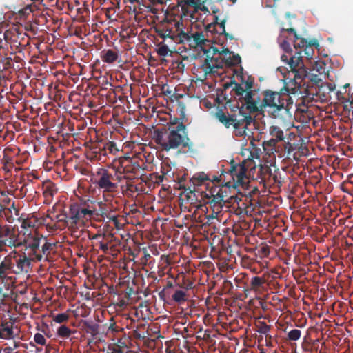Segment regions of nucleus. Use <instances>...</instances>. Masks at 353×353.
<instances>
[{
    "label": "nucleus",
    "mask_w": 353,
    "mask_h": 353,
    "mask_svg": "<svg viewBox=\"0 0 353 353\" xmlns=\"http://www.w3.org/2000/svg\"><path fill=\"white\" fill-rule=\"evenodd\" d=\"M302 50H299L295 52L294 55L290 57L289 66L291 71L294 73V80L302 79L303 72H299V70L301 69L303 66V57L301 55Z\"/></svg>",
    "instance_id": "nucleus-15"
},
{
    "label": "nucleus",
    "mask_w": 353,
    "mask_h": 353,
    "mask_svg": "<svg viewBox=\"0 0 353 353\" xmlns=\"http://www.w3.org/2000/svg\"><path fill=\"white\" fill-rule=\"evenodd\" d=\"M249 162L244 160L241 163H231L228 172H226L227 181L225 182V187L236 188L238 186H243L248 183V169Z\"/></svg>",
    "instance_id": "nucleus-8"
},
{
    "label": "nucleus",
    "mask_w": 353,
    "mask_h": 353,
    "mask_svg": "<svg viewBox=\"0 0 353 353\" xmlns=\"http://www.w3.org/2000/svg\"><path fill=\"white\" fill-rule=\"evenodd\" d=\"M47 218L50 219L51 221H54L58 224L57 228L61 227H66L68 226L72 228L70 225V222L69 221L68 215L65 213H60L58 214H54L52 213H50L48 214Z\"/></svg>",
    "instance_id": "nucleus-25"
},
{
    "label": "nucleus",
    "mask_w": 353,
    "mask_h": 353,
    "mask_svg": "<svg viewBox=\"0 0 353 353\" xmlns=\"http://www.w3.org/2000/svg\"><path fill=\"white\" fill-rule=\"evenodd\" d=\"M221 50H219L216 47H211L205 52V55L210 54V57L221 56Z\"/></svg>",
    "instance_id": "nucleus-50"
},
{
    "label": "nucleus",
    "mask_w": 353,
    "mask_h": 353,
    "mask_svg": "<svg viewBox=\"0 0 353 353\" xmlns=\"http://www.w3.org/2000/svg\"><path fill=\"white\" fill-rule=\"evenodd\" d=\"M106 353H123L122 349L117 345L110 344L108 346Z\"/></svg>",
    "instance_id": "nucleus-51"
},
{
    "label": "nucleus",
    "mask_w": 353,
    "mask_h": 353,
    "mask_svg": "<svg viewBox=\"0 0 353 353\" xmlns=\"http://www.w3.org/2000/svg\"><path fill=\"white\" fill-rule=\"evenodd\" d=\"M123 194L132 195L139 191L137 185L134 184V181L125 180V183L121 185Z\"/></svg>",
    "instance_id": "nucleus-29"
},
{
    "label": "nucleus",
    "mask_w": 353,
    "mask_h": 353,
    "mask_svg": "<svg viewBox=\"0 0 353 353\" xmlns=\"http://www.w3.org/2000/svg\"><path fill=\"white\" fill-rule=\"evenodd\" d=\"M26 33H24V28L21 24L13 23L4 32V37L6 41H12V42H18L21 44V40L24 39Z\"/></svg>",
    "instance_id": "nucleus-12"
},
{
    "label": "nucleus",
    "mask_w": 353,
    "mask_h": 353,
    "mask_svg": "<svg viewBox=\"0 0 353 353\" xmlns=\"http://www.w3.org/2000/svg\"><path fill=\"white\" fill-rule=\"evenodd\" d=\"M93 184L102 193L105 202H112L119 192L121 182L120 174L113 167L112 169L99 168L92 179Z\"/></svg>",
    "instance_id": "nucleus-3"
},
{
    "label": "nucleus",
    "mask_w": 353,
    "mask_h": 353,
    "mask_svg": "<svg viewBox=\"0 0 353 353\" xmlns=\"http://www.w3.org/2000/svg\"><path fill=\"white\" fill-rule=\"evenodd\" d=\"M319 43L316 39L310 40L309 41L308 46L303 48L302 52H303L305 55L306 56L307 59H310L312 58L313 54L314 53V50L313 49V46H318Z\"/></svg>",
    "instance_id": "nucleus-31"
},
{
    "label": "nucleus",
    "mask_w": 353,
    "mask_h": 353,
    "mask_svg": "<svg viewBox=\"0 0 353 353\" xmlns=\"http://www.w3.org/2000/svg\"><path fill=\"white\" fill-rule=\"evenodd\" d=\"M226 188L225 185L214 186L209 192V194L206 196L210 199L207 203L208 205L224 204L226 203L224 198L227 196Z\"/></svg>",
    "instance_id": "nucleus-13"
},
{
    "label": "nucleus",
    "mask_w": 353,
    "mask_h": 353,
    "mask_svg": "<svg viewBox=\"0 0 353 353\" xmlns=\"http://www.w3.org/2000/svg\"><path fill=\"white\" fill-rule=\"evenodd\" d=\"M14 259V265H15L14 270H12V273L19 274L22 272H28L30 268L31 258L28 257L25 254L18 256H12Z\"/></svg>",
    "instance_id": "nucleus-16"
},
{
    "label": "nucleus",
    "mask_w": 353,
    "mask_h": 353,
    "mask_svg": "<svg viewBox=\"0 0 353 353\" xmlns=\"http://www.w3.org/2000/svg\"><path fill=\"white\" fill-rule=\"evenodd\" d=\"M270 250L268 245H265L261 246L258 250V253L261 257H267L270 254Z\"/></svg>",
    "instance_id": "nucleus-47"
},
{
    "label": "nucleus",
    "mask_w": 353,
    "mask_h": 353,
    "mask_svg": "<svg viewBox=\"0 0 353 353\" xmlns=\"http://www.w3.org/2000/svg\"><path fill=\"white\" fill-rule=\"evenodd\" d=\"M254 79L248 76L246 79L240 76V82L231 80L223 84L225 90L232 88L233 97L237 100L238 104L232 105L231 101L226 103L231 112H238L239 114H248L262 112V101L258 93V90L254 88Z\"/></svg>",
    "instance_id": "nucleus-1"
},
{
    "label": "nucleus",
    "mask_w": 353,
    "mask_h": 353,
    "mask_svg": "<svg viewBox=\"0 0 353 353\" xmlns=\"http://www.w3.org/2000/svg\"><path fill=\"white\" fill-rule=\"evenodd\" d=\"M170 52L167 45L159 46L157 50V53L159 56L166 57Z\"/></svg>",
    "instance_id": "nucleus-49"
},
{
    "label": "nucleus",
    "mask_w": 353,
    "mask_h": 353,
    "mask_svg": "<svg viewBox=\"0 0 353 353\" xmlns=\"http://www.w3.org/2000/svg\"><path fill=\"white\" fill-rule=\"evenodd\" d=\"M183 23L175 19L167 20L155 28V32L164 41L170 39L172 43H180L190 39L183 30Z\"/></svg>",
    "instance_id": "nucleus-4"
},
{
    "label": "nucleus",
    "mask_w": 353,
    "mask_h": 353,
    "mask_svg": "<svg viewBox=\"0 0 353 353\" xmlns=\"http://www.w3.org/2000/svg\"><path fill=\"white\" fill-rule=\"evenodd\" d=\"M3 211H4V207L2 204L0 203V220H1L3 218Z\"/></svg>",
    "instance_id": "nucleus-64"
},
{
    "label": "nucleus",
    "mask_w": 353,
    "mask_h": 353,
    "mask_svg": "<svg viewBox=\"0 0 353 353\" xmlns=\"http://www.w3.org/2000/svg\"><path fill=\"white\" fill-rule=\"evenodd\" d=\"M102 148L103 149L105 155L107 158L112 157H119L122 152V146L117 145L116 143L110 141H102Z\"/></svg>",
    "instance_id": "nucleus-20"
},
{
    "label": "nucleus",
    "mask_w": 353,
    "mask_h": 353,
    "mask_svg": "<svg viewBox=\"0 0 353 353\" xmlns=\"http://www.w3.org/2000/svg\"><path fill=\"white\" fill-rule=\"evenodd\" d=\"M270 176L272 177L275 185H277L278 186H281L282 185L283 181L279 172H275L274 174L270 173Z\"/></svg>",
    "instance_id": "nucleus-52"
},
{
    "label": "nucleus",
    "mask_w": 353,
    "mask_h": 353,
    "mask_svg": "<svg viewBox=\"0 0 353 353\" xmlns=\"http://www.w3.org/2000/svg\"><path fill=\"white\" fill-rule=\"evenodd\" d=\"M210 179V176L203 172L195 173L190 179V182L194 186H200L205 181Z\"/></svg>",
    "instance_id": "nucleus-28"
},
{
    "label": "nucleus",
    "mask_w": 353,
    "mask_h": 353,
    "mask_svg": "<svg viewBox=\"0 0 353 353\" xmlns=\"http://www.w3.org/2000/svg\"><path fill=\"white\" fill-rule=\"evenodd\" d=\"M14 268V259L10 255L6 256L0 264V279H3L8 274L12 273Z\"/></svg>",
    "instance_id": "nucleus-21"
},
{
    "label": "nucleus",
    "mask_w": 353,
    "mask_h": 353,
    "mask_svg": "<svg viewBox=\"0 0 353 353\" xmlns=\"http://www.w3.org/2000/svg\"><path fill=\"white\" fill-rule=\"evenodd\" d=\"M34 223L30 219H23L21 223V228H34Z\"/></svg>",
    "instance_id": "nucleus-57"
},
{
    "label": "nucleus",
    "mask_w": 353,
    "mask_h": 353,
    "mask_svg": "<svg viewBox=\"0 0 353 353\" xmlns=\"http://www.w3.org/2000/svg\"><path fill=\"white\" fill-rule=\"evenodd\" d=\"M72 332V330L66 325H62L58 329L57 334V335L63 339H68L70 336Z\"/></svg>",
    "instance_id": "nucleus-34"
},
{
    "label": "nucleus",
    "mask_w": 353,
    "mask_h": 353,
    "mask_svg": "<svg viewBox=\"0 0 353 353\" xmlns=\"http://www.w3.org/2000/svg\"><path fill=\"white\" fill-rule=\"evenodd\" d=\"M309 41L304 38H302L299 36V39H296L294 41V47L296 50L300 49L301 50L302 48H304L308 46Z\"/></svg>",
    "instance_id": "nucleus-38"
},
{
    "label": "nucleus",
    "mask_w": 353,
    "mask_h": 353,
    "mask_svg": "<svg viewBox=\"0 0 353 353\" xmlns=\"http://www.w3.org/2000/svg\"><path fill=\"white\" fill-rule=\"evenodd\" d=\"M225 66L224 56L210 57V54H207L204 61L197 69V72L200 74L199 79L204 81L208 76H219L221 74L219 70Z\"/></svg>",
    "instance_id": "nucleus-9"
},
{
    "label": "nucleus",
    "mask_w": 353,
    "mask_h": 353,
    "mask_svg": "<svg viewBox=\"0 0 353 353\" xmlns=\"http://www.w3.org/2000/svg\"><path fill=\"white\" fill-rule=\"evenodd\" d=\"M225 19H223L218 23L217 30H216V32L219 34H224L226 38L228 37L230 39H233V37L225 32Z\"/></svg>",
    "instance_id": "nucleus-37"
},
{
    "label": "nucleus",
    "mask_w": 353,
    "mask_h": 353,
    "mask_svg": "<svg viewBox=\"0 0 353 353\" xmlns=\"http://www.w3.org/2000/svg\"><path fill=\"white\" fill-rule=\"evenodd\" d=\"M224 56L225 67L235 66L239 65L241 59L239 54H234V52L230 51L228 48H223L221 53Z\"/></svg>",
    "instance_id": "nucleus-23"
},
{
    "label": "nucleus",
    "mask_w": 353,
    "mask_h": 353,
    "mask_svg": "<svg viewBox=\"0 0 353 353\" xmlns=\"http://www.w3.org/2000/svg\"><path fill=\"white\" fill-rule=\"evenodd\" d=\"M280 46L285 52L292 54V49L289 42H288L286 40H283L282 42H281Z\"/></svg>",
    "instance_id": "nucleus-54"
},
{
    "label": "nucleus",
    "mask_w": 353,
    "mask_h": 353,
    "mask_svg": "<svg viewBox=\"0 0 353 353\" xmlns=\"http://www.w3.org/2000/svg\"><path fill=\"white\" fill-rule=\"evenodd\" d=\"M34 342L41 345H45L46 344V339L43 334L40 333H36L34 336Z\"/></svg>",
    "instance_id": "nucleus-44"
},
{
    "label": "nucleus",
    "mask_w": 353,
    "mask_h": 353,
    "mask_svg": "<svg viewBox=\"0 0 353 353\" xmlns=\"http://www.w3.org/2000/svg\"><path fill=\"white\" fill-rule=\"evenodd\" d=\"M288 32L293 33L294 39H299V35L297 34L295 29L293 28H283L281 29V32Z\"/></svg>",
    "instance_id": "nucleus-60"
},
{
    "label": "nucleus",
    "mask_w": 353,
    "mask_h": 353,
    "mask_svg": "<svg viewBox=\"0 0 353 353\" xmlns=\"http://www.w3.org/2000/svg\"><path fill=\"white\" fill-rule=\"evenodd\" d=\"M230 114L225 113L222 110H219L215 113L216 119L222 123L226 128L232 126L235 130L243 129V132H239L241 135L245 133V129L248 126L254 122L253 117L248 114H236V112Z\"/></svg>",
    "instance_id": "nucleus-6"
},
{
    "label": "nucleus",
    "mask_w": 353,
    "mask_h": 353,
    "mask_svg": "<svg viewBox=\"0 0 353 353\" xmlns=\"http://www.w3.org/2000/svg\"><path fill=\"white\" fill-rule=\"evenodd\" d=\"M94 201L90 199H81L73 203L69 209V221L72 228L77 227L80 223H84L92 218L95 212Z\"/></svg>",
    "instance_id": "nucleus-5"
},
{
    "label": "nucleus",
    "mask_w": 353,
    "mask_h": 353,
    "mask_svg": "<svg viewBox=\"0 0 353 353\" xmlns=\"http://www.w3.org/2000/svg\"><path fill=\"white\" fill-rule=\"evenodd\" d=\"M153 140L162 150L169 151L178 148L193 150L194 143L188 137L186 126L182 123L154 130Z\"/></svg>",
    "instance_id": "nucleus-2"
},
{
    "label": "nucleus",
    "mask_w": 353,
    "mask_h": 353,
    "mask_svg": "<svg viewBox=\"0 0 353 353\" xmlns=\"http://www.w3.org/2000/svg\"><path fill=\"white\" fill-rule=\"evenodd\" d=\"M192 37L196 45L197 46H201L204 44L205 41H206L202 32H196L193 34Z\"/></svg>",
    "instance_id": "nucleus-40"
},
{
    "label": "nucleus",
    "mask_w": 353,
    "mask_h": 353,
    "mask_svg": "<svg viewBox=\"0 0 353 353\" xmlns=\"http://www.w3.org/2000/svg\"><path fill=\"white\" fill-rule=\"evenodd\" d=\"M209 208L210 209V212L208 214H206V219L208 221L212 219H217L219 221H223V216L225 212L228 211L229 208L226 203L224 204H216V205H209Z\"/></svg>",
    "instance_id": "nucleus-18"
},
{
    "label": "nucleus",
    "mask_w": 353,
    "mask_h": 353,
    "mask_svg": "<svg viewBox=\"0 0 353 353\" xmlns=\"http://www.w3.org/2000/svg\"><path fill=\"white\" fill-rule=\"evenodd\" d=\"M179 106L180 108V112H181L179 119L181 120H183L185 118V111H184L185 108V105L181 102L179 103Z\"/></svg>",
    "instance_id": "nucleus-61"
},
{
    "label": "nucleus",
    "mask_w": 353,
    "mask_h": 353,
    "mask_svg": "<svg viewBox=\"0 0 353 353\" xmlns=\"http://www.w3.org/2000/svg\"><path fill=\"white\" fill-rule=\"evenodd\" d=\"M227 179V176L223 173H222L220 176L213 175L208 181H211L212 183H219L221 181H223L225 183Z\"/></svg>",
    "instance_id": "nucleus-53"
},
{
    "label": "nucleus",
    "mask_w": 353,
    "mask_h": 353,
    "mask_svg": "<svg viewBox=\"0 0 353 353\" xmlns=\"http://www.w3.org/2000/svg\"><path fill=\"white\" fill-rule=\"evenodd\" d=\"M172 299L174 301L178 303H181L188 300L187 294L183 290H176L172 294Z\"/></svg>",
    "instance_id": "nucleus-32"
},
{
    "label": "nucleus",
    "mask_w": 353,
    "mask_h": 353,
    "mask_svg": "<svg viewBox=\"0 0 353 353\" xmlns=\"http://www.w3.org/2000/svg\"><path fill=\"white\" fill-rule=\"evenodd\" d=\"M87 158L91 161H98L104 163L106 161L103 149L102 148V141L94 143L87 152Z\"/></svg>",
    "instance_id": "nucleus-17"
},
{
    "label": "nucleus",
    "mask_w": 353,
    "mask_h": 353,
    "mask_svg": "<svg viewBox=\"0 0 353 353\" xmlns=\"http://www.w3.org/2000/svg\"><path fill=\"white\" fill-rule=\"evenodd\" d=\"M263 95L262 112L268 108V111L274 116L278 115L282 110H286L285 104H288L289 101L290 103H292L291 97L284 96L281 90L279 92L266 90L263 92Z\"/></svg>",
    "instance_id": "nucleus-7"
},
{
    "label": "nucleus",
    "mask_w": 353,
    "mask_h": 353,
    "mask_svg": "<svg viewBox=\"0 0 353 353\" xmlns=\"http://www.w3.org/2000/svg\"><path fill=\"white\" fill-rule=\"evenodd\" d=\"M69 315L65 313L58 314L53 316V321L57 323H62L68 320Z\"/></svg>",
    "instance_id": "nucleus-41"
},
{
    "label": "nucleus",
    "mask_w": 353,
    "mask_h": 353,
    "mask_svg": "<svg viewBox=\"0 0 353 353\" xmlns=\"http://www.w3.org/2000/svg\"><path fill=\"white\" fill-rule=\"evenodd\" d=\"M217 30V26H216L215 23H209L205 26V31L207 32H210L212 34H217L216 32Z\"/></svg>",
    "instance_id": "nucleus-56"
},
{
    "label": "nucleus",
    "mask_w": 353,
    "mask_h": 353,
    "mask_svg": "<svg viewBox=\"0 0 353 353\" xmlns=\"http://www.w3.org/2000/svg\"><path fill=\"white\" fill-rule=\"evenodd\" d=\"M13 325L14 323L11 321H2L0 327V338L6 340L14 339Z\"/></svg>",
    "instance_id": "nucleus-22"
},
{
    "label": "nucleus",
    "mask_w": 353,
    "mask_h": 353,
    "mask_svg": "<svg viewBox=\"0 0 353 353\" xmlns=\"http://www.w3.org/2000/svg\"><path fill=\"white\" fill-rule=\"evenodd\" d=\"M102 61L107 63H113L119 58V53L112 49L103 50L101 52Z\"/></svg>",
    "instance_id": "nucleus-27"
},
{
    "label": "nucleus",
    "mask_w": 353,
    "mask_h": 353,
    "mask_svg": "<svg viewBox=\"0 0 353 353\" xmlns=\"http://www.w3.org/2000/svg\"><path fill=\"white\" fill-rule=\"evenodd\" d=\"M10 232V230L8 225L0 223V239L8 236Z\"/></svg>",
    "instance_id": "nucleus-45"
},
{
    "label": "nucleus",
    "mask_w": 353,
    "mask_h": 353,
    "mask_svg": "<svg viewBox=\"0 0 353 353\" xmlns=\"http://www.w3.org/2000/svg\"><path fill=\"white\" fill-rule=\"evenodd\" d=\"M265 283V280L259 276H254L250 281V289L254 291H257L263 288Z\"/></svg>",
    "instance_id": "nucleus-30"
},
{
    "label": "nucleus",
    "mask_w": 353,
    "mask_h": 353,
    "mask_svg": "<svg viewBox=\"0 0 353 353\" xmlns=\"http://www.w3.org/2000/svg\"><path fill=\"white\" fill-rule=\"evenodd\" d=\"M99 248L104 252L107 253L109 250L108 243L106 242H104L103 241H99Z\"/></svg>",
    "instance_id": "nucleus-58"
},
{
    "label": "nucleus",
    "mask_w": 353,
    "mask_h": 353,
    "mask_svg": "<svg viewBox=\"0 0 353 353\" xmlns=\"http://www.w3.org/2000/svg\"><path fill=\"white\" fill-rule=\"evenodd\" d=\"M152 256L150 254H149L147 251H144V254L141 258V263L143 265H146L147 264L150 265L151 263H154V260H150Z\"/></svg>",
    "instance_id": "nucleus-43"
},
{
    "label": "nucleus",
    "mask_w": 353,
    "mask_h": 353,
    "mask_svg": "<svg viewBox=\"0 0 353 353\" xmlns=\"http://www.w3.org/2000/svg\"><path fill=\"white\" fill-rule=\"evenodd\" d=\"M121 330H123V328L117 326L115 322L114 321L113 318H111L110 323L108 327V331H110L112 333L115 334L121 332Z\"/></svg>",
    "instance_id": "nucleus-46"
},
{
    "label": "nucleus",
    "mask_w": 353,
    "mask_h": 353,
    "mask_svg": "<svg viewBox=\"0 0 353 353\" xmlns=\"http://www.w3.org/2000/svg\"><path fill=\"white\" fill-rule=\"evenodd\" d=\"M269 132L272 138L264 142L263 145L271 147L272 150H274L276 151L275 148L277 143L284 140L283 131L280 127L272 125L270 128Z\"/></svg>",
    "instance_id": "nucleus-19"
},
{
    "label": "nucleus",
    "mask_w": 353,
    "mask_h": 353,
    "mask_svg": "<svg viewBox=\"0 0 353 353\" xmlns=\"http://www.w3.org/2000/svg\"><path fill=\"white\" fill-rule=\"evenodd\" d=\"M270 331V326L267 325L264 321H259L257 325V332L260 334L265 335V337H268V333Z\"/></svg>",
    "instance_id": "nucleus-35"
},
{
    "label": "nucleus",
    "mask_w": 353,
    "mask_h": 353,
    "mask_svg": "<svg viewBox=\"0 0 353 353\" xmlns=\"http://www.w3.org/2000/svg\"><path fill=\"white\" fill-rule=\"evenodd\" d=\"M57 192L56 185L50 181H46L43 185V195L45 201L50 203Z\"/></svg>",
    "instance_id": "nucleus-24"
},
{
    "label": "nucleus",
    "mask_w": 353,
    "mask_h": 353,
    "mask_svg": "<svg viewBox=\"0 0 353 353\" xmlns=\"http://www.w3.org/2000/svg\"><path fill=\"white\" fill-rule=\"evenodd\" d=\"M108 292L117 295L115 305L120 308H124L129 304V301L134 290L132 288L128 287L125 290L114 292V287L109 288Z\"/></svg>",
    "instance_id": "nucleus-14"
},
{
    "label": "nucleus",
    "mask_w": 353,
    "mask_h": 353,
    "mask_svg": "<svg viewBox=\"0 0 353 353\" xmlns=\"http://www.w3.org/2000/svg\"><path fill=\"white\" fill-rule=\"evenodd\" d=\"M101 237L103 238V239H105V242L108 243V244H109V243H110L111 241L114 240V236L112 233H109L107 234H96L91 239H99Z\"/></svg>",
    "instance_id": "nucleus-39"
},
{
    "label": "nucleus",
    "mask_w": 353,
    "mask_h": 353,
    "mask_svg": "<svg viewBox=\"0 0 353 353\" xmlns=\"http://www.w3.org/2000/svg\"><path fill=\"white\" fill-rule=\"evenodd\" d=\"M301 331L298 329H293L288 332V340L290 341H296L300 339Z\"/></svg>",
    "instance_id": "nucleus-36"
},
{
    "label": "nucleus",
    "mask_w": 353,
    "mask_h": 353,
    "mask_svg": "<svg viewBox=\"0 0 353 353\" xmlns=\"http://www.w3.org/2000/svg\"><path fill=\"white\" fill-rule=\"evenodd\" d=\"M284 96H288V97H290V94H296L298 92L301 93L300 88L296 87L295 85L293 88H290L287 83L284 85L283 88L281 89Z\"/></svg>",
    "instance_id": "nucleus-33"
},
{
    "label": "nucleus",
    "mask_w": 353,
    "mask_h": 353,
    "mask_svg": "<svg viewBox=\"0 0 353 353\" xmlns=\"http://www.w3.org/2000/svg\"><path fill=\"white\" fill-rule=\"evenodd\" d=\"M110 221L113 222V223L117 229L119 230L121 228V224L120 223V222L117 216H113L112 217H110Z\"/></svg>",
    "instance_id": "nucleus-59"
},
{
    "label": "nucleus",
    "mask_w": 353,
    "mask_h": 353,
    "mask_svg": "<svg viewBox=\"0 0 353 353\" xmlns=\"http://www.w3.org/2000/svg\"><path fill=\"white\" fill-rule=\"evenodd\" d=\"M281 59L283 62H285L288 65H289V59H290V57H288V55L286 54H283L281 57Z\"/></svg>",
    "instance_id": "nucleus-62"
},
{
    "label": "nucleus",
    "mask_w": 353,
    "mask_h": 353,
    "mask_svg": "<svg viewBox=\"0 0 353 353\" xmlns=\"http://www.w3.org/2000/svg\"><path fill=\"white\" fill-rule=\"evenodd\" d=\"M31 8H29V7H26L23 10H21L20 11V14H22V15H24L26 14V13L28 14L30 12H31Z\"/></svg>",
    "instance_id": "nucleus-63"
},
{
    "label": "nucleus",
    "mask_w": 353,
    "mask_h": 353,
    "mask_svg": "<svg viewBox=\"0 0 353 353\" xmlns=\"http://www.w3.org/2000/svg\"><path fill=\"white\" fill-rule=\"evenodd\" d=\"M118 174H120L121 181H134L141 177L144 170L141 168L137 161H133L125 159L121 161V165L114 166Z\"/></svg>",
    "instance_id": "nucleus-10"
},
{
    "label": "nucleus",
    "mask_w": 353,
    "mask_h": 353,
    "mask_svg": "<svg viewBox=\"0 0 353 353\" xmlns=\"http://www.w3.org/2000/svg\"><path fill=\"white\" fill-rule=\"evenodd\" d=\"M43 236H39L37 234L34 236L28 238L26 241V249L30 250V252L28 253L30 257L32 260H36L38 261H41L43 260V255L40 252L39 245L41 241H42Z\"/></svg>",
    "instance_id": "nucleus-11"
},
{
    "label": "nucleus",
    "mask_w": 353,
    "mask_h": 353,
    "mask_svg": "<svg viewBox=\"0 0 353 353\" xmlns=\"http://www.w3.org/2000/svg\"><path fill=\"white\" fill-rule=\"evenodd\" d=\"M296 149V147L290 142L287 141L284 143V150L287 152L288 155L290 156Z\"/></svg>",
    "instance_id": "nucleus-55"
},
{
    "label": "nucleus",
    "mask_w": 353,
    "mask_h": 353,
    "mask_svg": "<svg viewBox=\"0 0 353 353\" xmlns=\"http://www.w3.org/2000/svg\"><path fill=\"white\" fill-rule=\"evenodd\" d=\"M42 241H44V243L41 247L40 252L43 255V259L44 261L52 262L53 261V259L51 256L50 251L53 249L54 245L48 242L45 237H43Z\"/></svg>",
    "instance_id": "nucleus-26"
},
{
    "label": "nucleus",
    "mask_w": 353,
    "mask_h": 353,
    "mask_svg": "<svg viewBox=\"0 0 353 353\" xmlns=\"http://www.w3.org/2000/svg\"><path fill=\"white\" fill-rule=\"evenodd\" d=\"M179 4L182 7L183 6H192L194 8L198 7V3L196 0H179Z\"/></svg>",
    "instance_id": "nucleus-48"
},
{
    "label": "nucleus",
    "mask_w": 353,
    "mask_h": 353,
    "mask_svg": "<svg viewBox=\"0 0 353 353\" xmlns=\"http://www.w3.org/2000/svg\"><path fill=\"white\" fill-rule=\"evenodd\" d=\"M99 325L97 323H92L87 325V333L91 334L92 336H95L99 333Z\"/></svg>",
    "instance_id": "nucleus-42"
}]
</instances>
